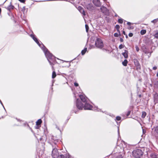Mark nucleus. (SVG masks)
<instances>
[{
	"label": "nucleus",
	"instance_id": "nucleus-1",
	"mask_svg": "<svg viewBox=\"0 0 158 158\" xmlns=\"http://www.w3.org/2000/svg\"><path fill=\"white\" fill-rule=\"evenodd\" d=\"M30 36L43 50L45 56L50 63V64L51 65H54V64L56 62V57L53 55L52 53L50 52L47 48L41 42V44L40 43L38 39L34 35L31 34L30 35Z\"/></svg>",
	"mask_w": 158,
	"mask_h": 158
},
{
	"label": "nucleus",
	"instance_id": "nucleus-2",
	"mask_svg": "<svg viewBox=\"0 0 158 158\" xmlns=\"http://www.w3.org/2000/svg\"><path fill=\"white\" fill-rule=\"evenodd\" d=\"M80 100L77 98L76 101V107L79 110H92L93 106L89 103V100L86 96L80 94L79 95Z\"/></svg>",
	"mask_w": 158,
	"mask_h": 158
},
{
	"label": "nucleus",
	"instance_id": "nucleus-3",
	"mask_svg": "<svg viewBox=\"0 0 158 158\" xmlns=\"http://www.w3.org/2000/svg\"><path fill=\"white\" fill-rule=\"evenodd\" d=\"M143 152L140 149H136L134 150L132 152L133 156L135 158H142Z\"/></svg>",
	"mask_w": 158,
	"mask_h": 158
},
{
	"label": "nucleus",
	"instance_id": "nucleus-4",
	"mask_svg": "<svg viewBox=\"0 0 158 158\" xmlns=\"http://www.w3.org/2000/svg\"><path fill=\"white\" fill-rule=\"evenodd\" d=\"M95 45L97 48L101 49L103 47V44L102 40L100 38H97L95 42Z\"/></svg>",
	"mask_w": 158,
	"mask_h": 158
},
{
	"label": "nucleus",
	"instance_id": "nucleus-5",
	"mask_svg": "<svg viewBox=\"0 0 158 158\" xmlns=\"http://www.w3.org/2000/svg\"><path fill=\"white\" fill-rule=\"evenodd\" d=\"M134 62L136 67V69L137 70L139 71L141 69V66L138 60L136 59H133Z\"/></svg>",
	"mask_w": 158,
	"mask_h": 158
},
{
	"label": "nucleus",
	"instance_id": "nucleus-6",
	"mask_svg": "<svg viewBox=\"0 0 158 158\" xmlns=\"http://www.w3.org/2000/svg\"><path fill=\"white\" fill-rule=\"evenodd\" d=\"M52 156L53 158H58L59 153L56 148H53L52 152Z\"/></svg>",
	"mask_w": 158,
	"mask_h": 158
},
{
	"label": "nucleus",
	"instance_id": "nucleus-7",
	"mask_svg": "<svg viewBox=\"0 0 158 158\" xmlns=\"http://www.w3.org/2000/svg\"><path fill=\"white\" fill-rule=\"evenodd\" d=\"M93 2L94 5L98 7L101 6V4L99 0H93Z\"/></svg>",
	"mask_w": 158,
	"mask_h": 158
},
{
	"label": "nucleus",
	"instance_id": "nucleus-8",
	"mask_svg": "<svg viewBox=\"0 0 158 158\" xmlns=\"http://www.w3.org/2000/svg\"><path fill=\"white\" fill-rule=\"evenodd\" d=\"M100 10L103 13H105L108 11L107 9L104 6H102L100 8Z\"/></svg>",
	"mask_w": 158,
	"mask_h": 158
},
{
	"label": "nucleus",
	"instance_id": "nucleus-9",
	"mask_svg": "<svg viewBox=\"0 0 158 158\" xmlns=\"http://www.w3.org/2000/svg\"><path fill=\"white\" fill-rule=\"evenodd\" d=\"M14 6L11 4V2H10V5L6 8V9L10 12L11 10L14 9Z\"/></svg>",
	"mask_w": 158,
	"mask_h": 158
},
{
	"label": "nucleus",
	"instance_id": "nucleus-10",
	"mask_svg": "<svg viewBox=\"0 0 158 158\" xmlns=\"http://www.w3.org/2000/svg\"><path fill=\"white\" fill-rule=\"evenodd\" d=\"M154 102L156 103L158 102V94L156 93L154 95Z\"/></svg>",
	"mask_w": 158,
	"mask_h": 158
},
{
	"label": "nucleus",
	"instance_id": "nucleus-11",
	"mask_svg": "<svg viewBox=\"0 0 158 158\" xmlns=\"http://www.w3.org/2000/svg\"><path fill=\"white\" fill-rule=\"evenodd\" d=\"M122 55L125 58H127L128 57V52L127 50H125L124 52L122 53Z\"/></svg>",
	"mask_w": 158,
	"mask_h": 158
},
{
	"label": "nucleus",
	"instance_id": "nucleus-12",
	"mask_svg": "<svg viewBox=\"0 0 158 158\" xmlns=\"http://www.w3.org/2000/svg\"><path fill=\"white\" fill-rule=\"evenodd\" d=\"M86 7L89 10H91L93 9V5L91 4H88L86 6Z\"/></svg>",
	"mask_w": 158,
	"mask_h": 158
},
{
	"label": "nucleus",
	"instance_id": "nucleus-13",
	"mask_svg": "<svg viewBox=\"0 0 158 158\" xmlns=\"http://www.w3.org/2000/svg\"><path fill=\"white\" fill-rule=\"evenodd\" d=\"M158 155L155 153H151L150 155L151 158H157Z\"/></svg>",
	"mask_w": 158,
	"mask_h": 158
},
{
	"label": "nucleus",
	"instance_id": "nucleus-14",
	"mask_svg": "<svg viewBox=\"0 0 158 158\" xmlns=\"http://www.w3.org/2000/svg\"><path fill=\"white\" fill-rule=\"evenodd\" d=\"M152 129L154 131L155 134L158 135V126L155 127H154Z\"/></svg>",
	"mask_w": 158,
	"mask_h": 158
},
{
	"label": "nucleus",
	"instance_id": "nucleus-15",
	"mask_svg": "<svg viewBox=\"0 0 158 158\" xmlns=\"http://www.w3.org/2000/svg\"><path fill=\"white\" fill-rule=\"evenodd\" d=\"M42 123V121L41 119H39L36 122V125L40 127L41 124Z\"/></svg>",
	"mask_w": 158,
	"mask_h": 158
},
{
	"label": "nucleus",
	"instance_id": "nucleus-16",
	"mask_svg": "<svg viewBox=\"0 0 158 158\" xmlns=\"http://www.w3.org/2000/svg\"><path fill=\"white\" fill-rule=\"evenodd\" d=\"M93 110H96L98 112H102L103 113H105V114H106L107 113V112L106 111H103L101 109L98 108L97 107H96Z\"/></svg>",
	"mask_w": 158,
	"mask_h": 158
},
{
	"label": "nucleus",
	"instance_id": "nucleus-17",
	"mask_svg": "<svg viewBox=\"0 0 158 158\" xmlns=\"http://www.w3.org/2000/svg\"><path fill=\"white\" fill-rule=\"evenodd\" d=\"M127 63H128V61H127V59H125L124 60V61H123L122 62V64L124 66H127Z\"/></svg>",
	"mask_w": 158,
	"mask_h": 158
},
{
	"label": "nucleus",
	"instance_id": "nucleus-18",
	"mask_svg": "<svg viewBox=\"0 0 158 158\" xmlns=\"http://www.w3.org/2000/svg\"><path fill=\"white\" fill-rule=\"evenodd\" d=\"M87 50V48H85L83 50H82L81 52V53L82 55H84L86 52Z\"/></svg>",
	"mask_w": 158,
	"mask_h": 158
},
{
	"label": "nucleus",
	"instance_id": "nucleus-19",
	"mask_svg": "<svg viewBox=\"0 0 158 158\" xmlns=\"http://www.w3.org/2000/svg\"><path fill=\"white\" fill-rule=\"evenodd\" d=\"M146 32V30H142L140 31V34L141 35H143L145 34Z\"/></svg>",
	"mask_w": 158,
	"mask_h": 158
},
{
	"label": "nucleus",
	"instance_id": "nucleus-20",
	"mask_svg": "<svg viewBox=\"0 0 158 158\" xmlns=\"http://www.w3.org/2000/svg\"><path fill=\"white\" fill-rule=\"evenodd\" d=\"M56 76V72L54 71H53L52 73V78L53 79L55 78Z\"/></svg>",
	"mask_w": 158,
	"mask_h": 158
},
{
	"label": "nucleus",
	"instance_id": "nucleus-21",
	"mask_svg": "<svg viewBox=\"0 0 158 158\" xmlns=\"http://www.w3.org/2000/svg\"><path fill=\"white\" fill-rule=\"evenodd\" d=\"M65 158H72V156L69 153L65 154Z\"/></svg>",
	"mask_w": 158,
	"mask_h": 158
},
{
	"label": "nucleus",
	"instance_id": "nucleus-22",
	"mask_svg": "<svg viewBox=\"0 0 158 158\" xmlns=\"http://www.w3.org/2000/svg\"><path fill=\"white\" fill-rule=\"evenodd\" d=\"M146 114V113L145 112H143L141 116L142 118H144L145 117Z\"/></svg>",
	"mask_w": 158,
	"mask_h": 158
},
{
	"label": "nucleus",
	"instance_id": "nucleus-23",
	"mask_svg": "<svg viewBox=\"0 0 158 158\" xmlns=\"http://www.w3.org/2000/svg\"><path fill=\"white\" fill-rule=\"evenodd\" d=\"M123 19L121 18L119 19L118 20V22L120 24H122L123 23Z\"/></svg>",
	"mask_w": 158,
	"mask_h": 158
},
{
	"label": "nucleus",
	"instance_id": "nucleus-24",
	"mask_svg": "<svg viewBox=\"0 0 158 158\" xmlns=\"http://www.w3.org/2000/svg\"><path fill=\"white\" fill-rule=\"evenodd\" d=\"M78 10L80 12H81V11L83 10V9L81 6H79L78 7Z\"/></svg>",
	"mask_w": 158,
	"mask_h": 158
},
{
	"label": "nucleus",
	"instance_id": "nucleus-25",
	"mask_svg": "<svg viewBox=\"0 0 158 158\" xmlns=\"http://www.w3.org/2000/svg\"><path fill=\"white\" fill-rule=\"evenodd\" d=\"M158 21V19H154L151 21V22L155 24Z\"/></svg>",
	"mask_w": 158,
	"mask_h": 158
},
{
	"label": "nucleus",
	"instance_id": "nucleus-26",
	"mask_svg": "<svg viewBox=\"0 0 158 158\" xmlns=\"http://www.w3.org/2000/svg\"><path fill=\"white\" fill-rule=\"evenodd\" d=\"M66 62L68 64H67L66 65H65L64 67H67L68 68L71 65L69 61H66Z\"/></svg>",
	"mask_w": 158,
	"mask_h": 158
},
{
	"label": "nucleus",
	"instance_id": "nucleus-27",
	"mask_svg": "<svg viewBox=\"0 0 158 158\" xmlns=\"http://www.w3.org/2000/svg\"><path fill=\"white\" fill-rule=\"evenodd\" d=\"M148 44H149L152 45L153 44L152 40L151 39H148Z\"/></svg>",
	"mask_w": 158,
	"mask_h": 158
},
{
	"label": "nucleus",
	"instance_id": "nucleus-28",
	"mask_svg": "<svg viewBox=\"0 0 158 158\" xmlns=\"http://www.w3.org/2000/svg\"><path fill=\"white\" fill-rule=\"evenodd\" d=\"M121 117L119 116H117L116 117L115 120L116 121H120L121 119Z\"/></svg>",
	"mask_w": 158,
	"mask_h": 158
},
{
	"label": "nucleus",
	"instance_id": "nucleus-29",
	"mask_svg": "<svg viewBox=\"0 0 158 158\" xmlns=\"http://www.w3.org/2000/svg\"><path fill=\"white\" fill-rule=\"evenodd\" d=\"M85 28L86 29V31L87 32H88L89 31V27L87 24H86L85 25Z\"/></svg>",
	"mask_w": 158,
	"mask_h": 158
},
{
	"label": "nucleus",
	"instance_id": "nucleus-30",
	"mask_svg": "<svg viewBox=\"0 0 158 158\" xmlns=\"http://www.w3.org/2000/svg\"><path fill=\"white\" fill-rule=\"evenodd\" d=\"M155 38L158 39V31L156 32L154 35Z\"/></svg>",
	"mask_w": 158,
	"mask_h": 158
},
{
	"label": "nucleus",
	"instance_id": "nucleus-31",
	"mask_svg": "<svg viewBox=\"0 0 158 158\" xmlns=\"http://www.w3.org/2000/svg\"><path fill=\"white\" fill-rule=\"evenodd\" d=\"M58 157H59V158H65V156L61 154L60 155H59Z\"/></svg>",
	"mask_w": 158,
	"mask_h": 158
},
{
	"label": "nucleus",
	"instance_id": "nucleus-32",
	"mask_svg": "<svg viewBox=\"0 0 158 158\" xmlns=\"http://www.w3.org/2000/svg\"><path fill=\"white\" fill-rule=\"evenodd\" d=\"M124 45H123L122 44H121L119 45L118 48L120 49H121L123 48H124Z\"/></svg>",
	"mask_w": 158,
	"mask_h": 158
},
{
	"label": "nucleus",
	"instance_id": "nucleus-33",
	"mask_svg": "<svg viewBox=\"0 0 158 158\" xmlns=\"http://www.w3.org/2000/svg\"><path fill=\"white\" fill-rule=\"evenodd\" d=\"M81 14H82L84 16H85L86 15L85 12V11L83 10L81 12H80Z\"/></svg>",
	"mask_w": 158,
	"mask_h": 158
},
{
	"label": "nucleus",
	"instance_id": "nucleus-34",
	"mask_svg": "<svg viewBox=\"0 0 158 158\" xmlns=\"http://www.w3.org/2000/svg\"><path fill=\"white\" fill-rule=\"evenodd\" d=\"M154 85L155 87H158V81L155 82L154 83Z\"/></svg>",
	"mask_w": 158,
	"mask_h": 158
},
{
	"label": "nucleus",
	"instance_id": "nucleus-35",
	"mask_svg": "<svg viewBox=\"0 0 158 158\" xmlns=\"http://www.w3.org/2000/svg\"><path fill=\"white\" fill-rule=\"evenodd\" d=\"M138 87H137V95L138 96V97L139 98H141L142 96H141V94H138V92H139V91H138Z\"/></svg>",
	"mask_w": 158,
	"mask_h": 158
},
{
	"label": "nucleus",
	"instance_id": "nucleus-36",
	"mask_svg": "<svg viewBox=\"0 0 158 158\" xmlns=\"http://www.w3.org/2000/svg\"><path fill=\"white\" fill-rule=\"evenodd\" d=\"M23 125L24 126H27V127H29L30 128V129H31V128H30V126H29V125H28V124H27V123H23Z\"/></svg>",
	"mask_w": 158,
	"mask_h": 158
},
{
	"label": "nucleus",
	"instance_id": "nucleus-37",
	"mask_svg": "<svg viewBox=\"0 0 158 158\" xmlns=\"http://www.w3.org/2000/svg\"><path fill=\"white\" fill-rule=\"evenodd\" d=\"M135 48L137 52H138L139 51V48L137 45H136L135 46Z\"/></svg>",
	"mask_w": 158,
	"mask_h": 158
},
{
	"label": "nucleus",
	"instance_id": "nucleus-38",
	"mask_svg": "<svg viewBox=\"0 0 158 158\" xmlns=\"http://www.w3.org/2000/svg\"><path fill=\"white\" fill-rule=\"evenodd\" d=\"M115 28L117 30H118L119 29L120 26L118 25L117 24L115 26Z\"/></svg>",
	"mask_w": 158,
	"mask_h": 158
},
{
	"label": "nucleus",
	"instance_id": "nucleus-39",
	"mask_svg": "<svg viewBox=\"0 0 158 158\" xmlns=\"http://www.w3.org/2000/svg\"><path fill=\"white\" fill-rule=\"evenodd\" d=\"M119 34L117 33H115L114 34V36L115 37H118V36Z\"/></svg>",
	"mask_w": 158,
	"mask_h": 158
},
{
	"label": "nucleus",
	"instance_id": "nucleus-40",
	"mask_svg": "<svg viewBox=\"0 0 158 158\" xmlns=\"http://www.w3.org/2000/svg\"><path fill=\"white\" fill-rule=\"evenodd\" d=\"M131 111L129 110V111H128L127 114H126V115L127 116H128L130 114V113H131Z\"/></svg>",
	"mask_w": 158,
	"mask_h": 158
},
{
	"label": "nucleus",
	"instance_id": "nucleus-41",
	"mask_svg": "<svg viewBox=\"0 0 158 158\" xmlns=\"http://www.w3.org/2000/svg\"><path fill=\"white\" fill-rule=\"evenodd\" d=\"M133 34L131 32L130 33L128 34V36L130 37H132L133 36Z\"/></svg>",
	"mask_w": 158,
	"mask_h": 158
},
{
	"label": "nucleus",
	"instance_id": "nucleus-42",
	"mask_svg": "<svg viewBox=\"0 0 158 158\" xmlns=\"http://www.w3.org/2000/svg\"><path fill=\"white\" fill-rule=\"evenodd\" d=\"M19 1H20L21 2L25 3V2L26 1L25 0H18Z\"/></svg>",
	"mask_w": 158,
	"mask_h": 158
},
{
	"label": "nucleus",
	"instance_id": "nucleus-43",
	"mask_svg": "<svg viewBox=\"0 0 158 158\" xmlns=\"http://www.w3.org/2000/svg\"><path fill=\"white\" fill-rule=\"evenodd\" d=\"M130 26L128 27V29H132L134 28V27H133L132 26Z\"/></svg>",
	"mask_w": 158,
	"mask_h": 158
},
{
	"label": "nucleus",
	"instance_id": "nucleus-44",
	"mask_svg": "<svg viewBox=\"0 0 158 158\" xmlns=\"http://www.w3.org/2000/svg\"><path fill=\"white\" fill-rule=\"evenodd\" d=\"M74 85L76 87L78 86L79 85L78 84L77 82H74Z\"/></svg>",
	"mask_w": 158,
	"mask_h": 158
},
{
	"label": "nucleus",
	"instance_id": "nucleus-45",
	"mask_svg": "<svg viewBox=\"0 0 158 158\" xmlns=\"http://www.w3.org/2000/svg\"><path fill=\"white\" fill-rule=\"evenodd\" d=\"M52 139H53V140H54V144H56L57 143L58 141L56 140H54L53 138H52Z\"/></svg>",
	"mask_w": 158,
	"mask_h": 158
},
{
	"label": "nucleus",
	"instance_id": "nucleus-46",
	"mask_svg": "<svg viewBox=\"0 0 158 158\" xmlns=\"http://www.w3.org/2000/svg\"><path fill=\"white\" fill-rule=\"evenodd\" d=\"M16 119L18 121H19L20 123L23 122V121L22 120H20L19 119H18L16 118Z\"/></svg>",
	"mask_w": 158,
	"mask_h": 158
},
{
	"label": "nucleus",
	"instance_id": "nucleus-47",
	"mask_svg": "<svg viewBox=\"0 0 158 158\" xmlns=\"http://www.w3.org/2000/svg\"><path fill=\"white\" fill-rule=\"evenodd\" d=\"M73 110L76 114H77L78 112V110H75L73 109Z\"/></svg>",
	"mask_w": 158,
	"mask_h": 158
},
{
	"label": "nucleus",
	"instance_id": "nucleus-48",
	"mask_svg": "<svg viewBox=\"0 0 158 158\" xmlns=\"http://www.w3.org/2000/svg\"><path fill=\"white\" fill-rule=\"evenodd\" d=\"M117 31L118 32L119 35H121V33L120 31L119 30V29H118V30H117Z\"/></svg>",
	"mask_w": 158,
	"mask_h": 158
},
{
	"label": "nucleus",
	"instance_id": "nucleus-49",
	"mask_svg": "<svg viewBox=\"0 0 158 158\" xmlns=\"http://www.w3.org/2000/svg\"><path fill=\"white\" fill-rule=\"evenodd\" d=\"M127 24L128 25L130 26L131 24V23L130 22H127Z\"/></svg>",
	"mask_w": 158,
	"mask_h": 158
},
{
	"label": "nucleus",
	"instance_id": "nucleus-50",
	"mask_svg": "<svg viewBox=\"0 0 158 158\" xmlns=\"http://www.w3.org/2000/svg\"><path fill=\"white\" fill-rule=\"evenodd\" d=\"M116 158H123V157L121 155H119Z\"/></svg>",
	"mask_w": 158,
	"mask_h": 158
},
{
	"label": "nucleus",
	"instance_id": "nucleus-51",
	"mask_svg": "<svg viewBox=\"0 0 158 158\" xmlns=\"http://www.w3.org/2000/svg\"><path fill=\"white\" fill-rule=\"evenodd\" d=\"M152 69L153 70H155L157 69V67L156 66H154L153 67Z\"/></svg>",
	"mask_w": 158,
	"mask_h": 158
},
{
	"label": "nucleus",
	"instance_id": "nucleus-52",
	"mask_svg": "<svg viewBox=\"0 0 158 158\" xmlns=\"http://www.w3.org/2000/svg\"><path fill=\"white\" fill-rule=\"evenodd\" d=\"M120 40L121 42H123V39L122 38H120Z\"/></svg>",
	"mask_w": 158,
	"mask_h": 158
},
{
	"label": "nucleus",
	"instance_id": "nucleus-53",
	"mask_svg": "<svg viewBox=\"0 0 158 158\" xmlns=\"http://www.w3.org/2000/svg\"><path fill=\"white\" fill-rule=\"evenodd\" d=\"M25 10V6H23L22 8V11H24Z\"/></svg>",
	"mask_w": 158,
	"mask_h": 158
},
{
	"label": "nucleus",
	"instance_id": "nucleus-54",
	"mask_svg": "<svg viewBox=\"0 0 158 158\" xmlns=\"http://www.w3.org/2000/svg\"><path fill=\"white\" fill-rule=\"evenodd\" d=\"M123 34H124V35H126V32H125L124 31H123Z\"/></svg>",
	"mask_w": 158,
	"mask_h": 158
},
{
	"label": "nucleus",
	"instance_id": "nucleus-55",
	"mask_svg": "<svg viewBox=\"0 0 158 158\" xmlns=\"http://www.w3.org/2000/svg\"><path fill=\"white\" fill-rule=\"evenodd\" d=\"M118 135H119V129L118 127Z\"/></svg>",
	"mask_w": 158,
	"mask_h": 158
},
{
	"label": "nucleus",
	"instance_id": "nucleus-56",
	"mask_svg": "<svg viewBox=\"0 0 158 158\" xmlns=\"http://www.w3.org/2000/svg\"><path fill=\"white\" fill-rule=\"evenodd\" d=\"M39 127V126H38H38H36V127H35V128H36V129H38V128H39V127Z\"/></svg>",
	"mask_w": 158,
	"mask_h": 158
},
{
	"label": "nucleus",
	"instance_id": "nucleus-57",
	"mask_svg": "<svg viewBox=\"0 0 158 158\" xmlns=\"http://www.w3.org/2000/svg\"><path fill=\"white\" fill-rule=\"evenodd\" d=\"M56 128H57V129L60 130L59 127H58L57 126H56Z\"/></svg>",
	"mask_w": 158,
	"mask_h": 158
},
{
	"label": "nucleus",
	"instance_id": "nucleus-58",
	"mask_svg": "<svg viewBox=\"0 0 158 158\" xmlns=\"http://www.w3.org/2000/svg\"><path fill=\"white\" fill-rule=\"evenodd\" d=\"M1 11H2L1 9L0 8V14H1Z\"/></svg>",
	"mask_w": 158,
	"mask_h": 158
},
{
	"label": "nucleus",
	"instance_id": "nucleus-59",
	"mask_svg": "<svg viewBox=\"0 0 158 158\" xmlns=\"http://www.w3.org/2000/svg\"><path fill=\"white\" fill-rule=\"evenodd\" d=\"M126 37L127 38H128V36L127 35V34H126Z\"/></svg>",
	"mask_w": 158,
	"mask_h": 158
},
{
	"label": "nucleus",
	"instance_id": "nucleus-60",
	"mask_svg": "<svg viewBox=\"0 0 158 158\" xmlns=\"http://www.w3.org/2000/svg\"><path fill=\"white\" fill-rule=\"evenodd\" d=\"M117 125H119L120 122H119V123H118V122H117Z\"/></svg>",
	"mask_w": 158,
	"mask_h": 158
},
{
	"label": "nucleus",
	"instance_id": "nucleus-61",
	"mask_svg": "<svg viewBox=\"0 0 158 158\" xmlns=\"http://www.w3.org/2000/svg\"><path fill=\"white\" fill-rule=\"evenodd\" d=\"M156 76L157 77H158V72H157V74H156Z\"/></svg>",
	"mask_w": 158,
	"mask_h": 158
},
{
	"label": "nucleus",
	"instance_id": "nucleus-62",
	"mask_svg": "<svg viewBox=\"0 0 158 158\" xmlns=\"http://www.w3.org/2000/svg\"><path fill=\"white\" fill-rule=\"evenodd\" d=\"M118 16V15H117V14H116V15H115V17H117V16Z\"/></svg>",
	"mask_w": 158,
	"mask_h": 158
},
{
	"label": "nucleus",
	"instance_id": "nucleus-63",
	"mask_svg": "<svg viewBox=\"0 0 158 158\" xmlns=\"http://www.w3.org/2000/svg\"><path fill=\"white\" fill-rule=\"evenodd\" d=\"M76 69H77V68L76 67H75V68L74 69H73V70H75Z\"/></svg>",
	"mask_w": 158,
	"mask_h": 158
},
{
	"label": "nucleus",
	"instance_id": "nucleus-64",
	"mask_svg": "<svg viewBox=\"0 0 158 158\" xmlns=\"http://www.w3.org/2000/svg\"><path fill=\"white\" fill-rule=\"evenodd\" d=\"M150 85L151 86H152V84H150Z\"/></svg>",
	"mask_w": 158,
	"mask_h": 158
}]
</instances>
